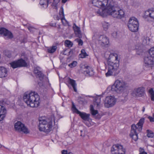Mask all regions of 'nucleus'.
Listing matches in <instances>:
<instances>
[{
  "mask_svg": "<svg viewBox=\"0 0 154 154\" xmlns=\"http://www.w3.org/2000/svg\"><path fill=\"white\" fill-rule=\"evenodd\" d=\"M114 0H93L92 4L97 7L95 12L98 15L104 17L111 15L114 18L121 19L125 13L122 9L115 6Z\"/></svg>",
  "mask_w": 154,
  "mask_h": 154,
  "instance_id": "nucleus-1",
  "label": "nucleus"
},
{
  "mask_svg": "<svg viewBox=\"0 0 154 154\" xmlns=\"http://www.w3.org/2000/svg\"><path fill=\"white\" fill-rule=\"evenodd\" d=\"M23 99L27 105L31 107H36L39 105L40 97L38 94L35 92H32L29 94L25 93Z\"/></svg>",
  "mask_w": 154,
  "mask_h": 154,
  "instance_id": "nucleus-2",
  "label": "nucleus"
},
{
  "mask_svg": "<svg viewBox=\"0 0 154 154\" xmlns=\"http://www.w3.org/2000/svg\"><path fill=\"white\" fill-rule=\"evenodd\" d=\"M127 83L122 80H117L111 86H109L108 89L113 93H121L128 87Z\"/></svg>",
  "mask_w": 154,
  "mask_h": 154,
  "instance_id": "nucleus-3",
  "label": "nucleus"
},
{
  "mask_svg": "<svg viewBox=\"0 0 154 154\" xmlns=\"http://www.w3.org/2000/svg\"><path fill=\"white\" fill-rule=\"evenodd\" d=\"M144 121V119L142 118L139 120L138 122L136 125L133 124L131 125L130 136L135 141H136L138 139V134L142 130Z\"/></svg>",
  "mask_w": 154,
  "mask_h": 154,
  "instance_id": "nucleus-4",
  "label": "nucleus"
},
{
  "mask_svg": "<svg viewBox=\"0 0 154 154\" xmlns=\"http://www.w3.org/2000/svg\"><path fill=\"white\" fill-rule=\"evenodd\" d=\"M119 62H110L108 63V71L106 73V76L111 75L116 76L120 72L119 69Z\"/></svg>",
  "mask_w": 154,
  "mask_h": 154,
  "instance_id": "nucleus-5",
  "label": "nucleus"
},
{
  "mask_svg": "<svg viewBox=\"0 0 154 154\" xmlns=\"http://www.w3.org/2000/svg\"><path fill=\"white\" fill-rule=\"evenodd\" d=\"M144 60V66L147 68L152 66L154 64V47L149 50V54L145 57Z\"/></svg>",
  "mask_w": 154,
  "mask_h": 154,
  "instance_id": "nucleus-6",
  "label": "nucleus"
},
{
  "mask_svg": "<svg viewBox=\"0 0 154 154\" xmlns=\"http://www.w3.org/2000/svg\"><path fill=\"white\" fill-rule=\"evenodd\" d=\"M139 23L137 19L134 17L130 18L128 21V26L132 32H137L138 29Z\"/></svg>",
  "mask_w": 154,
  "mask_h": 154,
  "instance_id": "nucleus-7",
  "label": "nucleus"
},
{
  "mask_svg": "<svg viewBox=\"0 0 154 154\" xmlns=\"http://www.w3.org/2000/svg\"><path fill=\"white\" fill-rule=\"evenodd\" d=\"M72 110L73 112L79 114L84 121H88V122L91 121V119L90 117V115L85 112H80L76 108L73 103H72Z\"/></svg>",
  "mask_w": 154,
  "mask_h": 154,
  "instance_id": "nucleus-8",
  "label": "nucleus"
},
{
  "mask_svg": "<svg viewBox=\"0 0 154 154\" xmlns=\"http://www.w3.org/2000/svg\"><path fill=\"white\" fill-rule=\"evenodd\" d=\"M14 126L15 130L18 131L22 132L26 134L29 133V131L28 129L23 124L20 122H17L14 124Z\"/></svg>",
  "mask_w": 154,
  "mask_h": 154,
  "instance_id": "nucleus-9",
  "label": "nucleus"
},
{
  "mask_svg": "<svg viewBox=\"0 0 154 154\" xmlns=\"http://www.w3.org/2000/svg\"><path fill=\"white\" fill-rule=\"evenodd\" d=\"M111 151L112 154H125V150L123 148L122 145L117 144L112 146Z\"/></svg>",
  "mask_w": 154,
  "mask_h": 154,
  "instance_id": "nucleus-10",
  "label": "nucleus"
},
{
  "mask_svg": "<svg viewBox=\"0 0 154 154\" xmlns=\"http://www.w3.org/2000/svg\"><path fill=\"white\" fill-rule=\"evenodd\" d=\"M116 102V100L114 96H110L107 97L104 101L105 107L108 108L114 106Z\"/></svg>",
  "mask_w": 154,
  "mask_h": 154,
  "instance_id": "nucleus-11",
  "label": "nucleus"
},
{
  "mask_svg": "<svg viewBox=\"0 0 154 154\" xmlns=\"http://www.w3.org/2000/svg\"><path fill=\"white\" fill-rule=\"evenodd\" d=\"M26 61L22 59H20L17 61L12 62L10 64L11 66L14 69L18 67L26 66L27 65Z\"/></svg>",
  "mask_w": 154,
  "mask_h": 154,
  "instance_id": "nucleus-12",
  "label": "nucleus"
},
{
  "mask_svg": "<svg viewBox=\"0 0 154 154\" xmlns=\"http://www.w3.org/2000/svg\"><path fill=\"white\" fill-rule=\"evenodd\" d=\"M81 71L86 76H91L94 74L93 69L88 66H83L81 69Z\"/></svg>",
  "mask_w": 154,
  "mask_h": 154,
  "instance_id": "nucleus-13",
  "label": "nucleus"
},
{
  "mask_svg": "<svg viewBox=\"0 0 154 154\" xmlns=\"http://www.w3.org/2000/svg\"><path fill=\"white\" fill-rule=\"evenodd\" d=\"M0 34L6 36L8 39H11L13 37L12 33L8 30L3 27H1L0 29Z\"/></svg>",
  "mask_w": 154,
  "mask_h": 154,
  "instance_id": "nucleus-14",
  "label": "nucleus"
},
{
  "mask_svg": "<svg viewBox=\"0 0 154 154\" xmlns=\"http://www.w3.org/2000/svg\"><path fill=\"white\" fill-rule=\"evenodd\" d=\"M52 124V120L51 118H47L45 117L41 118L39 119V125L38 126Z\"/></svg>",
  "mask_w": 154,
  "mask_h": 154,
  "instance_id": "nucleus-15",
  "label": "nucleus"
},
{
  "mask_svg": "<svg viewBox=\"0 0 154 154\" xmlns=\"http://www.w3.org/2000/svg\"><path fill=\"white\" fill-rule=\"evenodd\" d=\"M98 41L99 43L102 46L107 45L109 43V38L104 35H100L99 36Z\"/></svg>",
  "mask_w": 154,
  "mask_h": 154,
  "instance_id": "nucleus-16",
  "label": "nucleus"
},
{
  "mask_svg": "<svg viewBox=\"0 0 154 154\" xmlns=\"http://www.w3.org/2000/svg\"><path fill=\"white\" fill-rule=\"evenodd\" d=\"M145 91L144 88L140 87L134 89L133 93L137 97H141L144 95Z\"/></svg>",
  "mask_w": 154,
  "mask_h": 154,
  "instance_id": "nucleus-17",
  "label": "nucleus"
},
{
  "mask_svg": "<svg viewBox=\"0 0 154 154\" xmlns=\"http://www.w3.org/2000/svg\"><path fill=\"white\" fill-rule=\"evenodd\" d=\"M39 130L40 131H43L47 134L51 132L52 130V124H48L46 125L38 126Z\"/></svg>",
  "mask_w": 154,
  "mask_h": 154,
  "instance_id": "nucleus-18",
  "label": "nucleus"
},
{
  "mask_svg": "<svg viewBox=\"0 0 154 154\" xmlns=\"http://www.w3.org/2000/svg\"><path fill=\"white\" fill-rule=\"evenodd\" d=\"M6 114L7 110L5 107L0 105V122L4 119Z\"/></svg>",
  "mask_w": 154,
  "mask_h": 154,
  "instance_id": "nucleus-19",
  "label": "nucleus"
},
{
  "mask_svg": "<svg viewBox=\"0 0 154 154\" xmlns=\"http://www.w3.org/2000/svg\"><path fill=\"white\" fill-rule=\"evenodd\" d=\"M119 62V60H118V54L115 53L110 54L108 58V62L109 61L114 62L118 61Z\"/></svg>",
  "mask_w": 154,
  "mask_h": 154,
  "instance_id": "nucleus-20",
  "label": "nucleus"
},
{
  "mask_svg": "<svg viewBox=\"0 0 154 154\" xmlns=\"http://www.w3.org/2000/svg\"><path fill=\"white\" fill-rule=\"evenodd\" d=\"M40 68L37 67L35 68L34 72L35 74L36 75L37 77L39 78L41 81H42L44 77V75L42 72L39 70Z\"/></svg>",
  "mask_w": 154,
  "mask_h": 154,
  "instance_id": "nucleus-21",
  "label": "nucleus"
},
{
  "mask_svg": "<svg viewBox=\"0 0 154 154\" xmlns=\"http://www.w3.org/2000/svg\"><path fill=\"white\" fill-rule=\"evenodd\" d=\"M145 16L149 17L151 19H154V8L148 9L145 13Z\"/></svg>",
  "mask_w": 154,
  "mask_h": 154,
  "instance_id": "nucleus-22",
  "label": "nucleus"
},
{
  "mask_svg": "<svg viewBox=\"0 0 154 154\" xmlns=\"http://www.w3.org/2000/svg\"><path fill=\"white\" fill-rule=\"evenodd\" d=\"M7 69L3 66L0 67V78L5 77L8 75Z\"/></svg>",
  "mask_w": 154,
  "mask_h": 154,
  "instance_id": "nucleus-23",
  "label": "nucleus"
},
{
  "mask_svg": "<svg viewBox=\"0 0 154 154\" xmlns=\"http://www.w3.org/2000/svg\"><path fill=\"white\" fill-rule=\"evenodd\" d=\"M73 27L76 36L79 38H81L82 36L81 34L80 28L77 26L75 23L74 24Z\"/></svg>",
  "mask_w": 154,
  "mask_h": 154,
  "instance_id": "nucleus-24",
  "label": "nucleus"
},
{
  "mask_svg": "<svg viewBox=\"0 0 154 154\" xmlns=\"http://www.w3.org/2000/svg\"><path fill=\"white\" fill-rule=\"evenodd\" d=\"M59 14L61 18L62 22L63 24H64L65 23V22H67V21L65 18L63 9V7H61L60 8L59 12Z\"/></svg>",
  "mask_w": 154,
  "mask_h": 154,
  "instance_id": "nucleus-25",
  "label": "nucleus"
},
{
  "mask_svg": "<svg viewBox=\"0 0 154 154\" xmlns=\"http://www.w3.org/2000/svg\"><path fill=\"white\" fill-rule=\"evenodd\" d=\"M49 0H40L39 4L42 7L47 8L48 5Z\"/></svg>",
  "mask_w": 154,
  "mask_h": 154,
  "instance_id": "nucleus-26",
  "label": "nucleus"
},
{
  "mask_svg": "<svg viewBox=\"0 0 154 154\" xmlns=\"http://www.w3.org/2000/svg\"><path fill=\"white\" fill-rule=\"evenodd\" d=\"M100 101V99L98 98H95L94 100V105L97 108H99L101 106Z\"/></svg>",
  "mask_w": 154,
  "mask_h": 154,
  "instance_id": "nucleus-27",
  "label": "nucleus"
},
{
  "mask_svg": "<svg viewBox=\"0 0 154 154\" xmlns=\"http://www.w3.org/2000/svg\"><path fill=\"white\" fill-rule=\"evenodd\" d=\"M68 82L72 86L74 91L76 92L77 89L76 88V84L75 83V81L73 80L69 79L68 80Z\"/></svg>",
  "mask_w": 154,
  "mask_h": 154,
  "instance_id": "nucleus-28",
  "label": "nucleus"
},
{
  "mask_svg": "<svg viewBox=\"0 0 154 154\" xmlns=\"http://www.w3.org/2000/svg\"><path fill=\"white\" fill-rule=\"evenodd\" d=\"M57 47L56 46H53L47 49L48 52L50 53H54L56 50Z\"/></svg>",
  "mask_w": 154,
  "mask_h": 154,
  "instance_id": "nucleus-29",
  "label": "nucleus"
},
{
  "mask_svg": "<svg viewBox=\"0 0 154 154\" xmlns=\"http://www.w3.org/2000/svg\"><path fill=\"white\" fill-rule=\"evenodd\" d=\"M149 92L150 94L151 100L152 101H154V91L153 88H150L149 90Z\"/></svg>",
  "mask_w": 154,
  "mask_h": 154,
  "instance_id": "nucleus-30",
  "label": "nucleus"
},
{
  "mask_svg": "<svg viewBox=\"0 0 154 154\" xmlns=\"http://www.w3.org/2000/svg\"><path fill=\"white\" fill-rule=\"evenodd\" d=\"M90 108L91 112L92 115H95L98 113V111L97 110H95L94 109L93 105H91Z\"/></svg>",
  "mask_w": 154,
  "mask_h": 154,
  "instance_id": "nucleus-31",
  "label": "nucleus"
},
{
  "mask_svg": "<svg viewBox=\"0 0 154 154\" xmlns=\"http://www.w3.org/2000/svg\"><path fill=\"white\" fill-rule=\"evenodd\" d=\"M81 53L79 55L80 57L82 58H85L86 57L88 56V55L85 52V50L82 49L81 51Z\"/></svg>",
  "mask_w": 154,
  "mask_h": 154,
  "instance_id": "nucleus-32",
  "label": "nucleus"
},
{
  "mask_svg": "<svg viewBox=\"0 0 154 154\" xmlns=\"http://www.w3.org/2000/svg\"><path fill=\"white\" fill-rule=\"evenodd\" d=\"M65 45L68 47H71L72 46L73 44L72 42L68 40H66L65 41Z\"/></svg>",
  "mask_w": 154,
  "mask_h": 154,
  "instance_id": "nucleus-33",
  "label": "nucleus"
},
{
  "mask_svg": "<svg viewBox=\"0 0 154 154\" xmlns=\"http://www.w3.org/2000/svg\"><path fill=\"white\" fill-rule=\"evenodd\" d=\"M102 24L104 29L105 31L106 30L109 26V23L106 22H103Z\"/></svg>",
  "mask_w": 154,
  "mask_h": 154,
  "instance_id": "nucleus-34",
  "label": "nucleus"
},
{
  "mask_svg": "<svg viewBox=\"0 0 154 154\" xmlns=\"http://www.w3.org/2000/svg\"><path fill=\"white\" fill-rule=\"evenodd\" d=\"M147 136L149 137H152L154 136V133L152 131L149 130H147Z\"/></svg>",
  "mask_w": 154,
  "mask_h": 154,
  "instance_id": "nucleus-35",
  "label": "nucleus"
},
{
  "mask_svg": "<svg viewBox=\"0 0 154 154\" xmlns=\"http://www.w3.org/2000/svg\"><path fill=\"white\" fill-rule=\"evenodd\" d=\"M143 43L145 44L147 43V40H149V39L148 37L146 36H143L142 38Z\"/></svg>",
  "mask_w": 154,
  "mask_h": 154,
  "instance_id": "nucleus-36",
  "label": "nucleus"
},
{
  "mask_svg": "<svg viewBox=\"0 0 154 154\" xmlns=\"http://www.w3.org/2000/svg\"><path fill=\"white\" fill-rule=\"evenodd\" d=\"M21 58L20 59H22L26 61H27L28 60L27 56L24 53H22L21 54Z\"/></svg>",
  "mask_w": 154,
  "mask_h": 154,
  "instance_id": "nucleus-37",
  "label": "nucleus"
},
{
  "mask_svg": "<svg viewBox=\"0 0 154 154\" xmlns=\"http://www.w3.org/2000/svg\"><path fill=\"white\" fill-rule=\"evenodd\" d=\"M77 62L73 61L72 63L69 64L68 66L71 68H73L75 66L77 65Z\"/></svg>",
  "mask_w": 154,
  "mask_h": 154,
  "instance_id": "nucleus-38",
  "label": "nucleus"
},
{
  "mask_svg": "<svg viewBox=\"0 0 154 154\" xmlns=\"http://www.w3.org/2000/svg\"><path fill=\"white\" fill-rule=\"evenodd\" d=\"M75 41L78 43L79 45L82 46L83 44V42L82 40L80 38H77Z\"/></svg>",
  "mask_w": 154,
  "mask_h": 154,
  "instance_id": "nucleus-39",
  "label": "nucleus"
},
{
  "mask_svg": "<svg viewBox=\"0 0 154 154\" xmlns=\"http://www.w3.org/2000/svg\"><path fill=\"white\" fill-rule=\"evenodd\" d=\"M60 0H54V2L52 5V6H54V8L56 9L57 4L60 2Z\"/></svg>",
  "mask_w": 154,
  "mask_h": 154,
  "instance_id": "nucleus-40",
  "label": "nucleus"
},
{
  "mask_svg": "<svg viewBox=\"0 0 154 154\" xmlns=\"http://www.w3.org/2000/svg\"><path fill=\"white\" fill-rule=\"evenodd\" d=\"M88 121H85L83 122L88 127H89L91 126L90 122Z\"/></svg>",
  "mask_w": 154,
  "mask_h": 154,
  "instance_id": "nucleus-41",
  "label": "nucleus"
},
{
  "mask_svg": "<svg viewBox=\"0 0 154 154\" xmlns=\"http://www.w3.org/2000/svg\"><path fill=\"white\" fill-rule=\"evenodd\" d=\"M112 36L114 38H117L118 37L117 33L116 32H114L112 33Z\"/></svg>",
  "mask_w": 154,
  "mask_h": 154,
  "instance_id": "nucleus-42",
  "label": "nucleus"
},
{
  "mask_svg": "<svg viewBox=\"0 0 154 154\" xmlns=\"http://www.w3.org/2000/svg\"><path fill=\"white\" fill-rule=\"evenodd\" d=\"M62 154H72V152H69L68 153L67 151V150H63L62 151Z\"/></svg>",
  "mask_w": 154,
  "mask_h": 154,
  "instance_id": "nucleus-43",
  "label": "nucleus"
},
{
  "mask_svg": "<svg viewBox=\"0 0 154 154\" xmlns=\"http://www.w3.org/2000/svg\"><path fill=\"white\" fill-rule=\"evenodd\" d=\"M80 132H81V134H80V135L81 136L84 137L85 136L84 133H83V131L82 130H80Z\"/></svg>",
  "mask_w": 154,
  "mask_h": 154,
  "instance_id": "nucleus-44",
  "label": "nucleus"
},
{
  "mask_svg": "<svg viewBox=\"0 0 154 154\" xmlns=\"http://www.w3.org/2000/svg\"><path fill=\"white\" fill-rule=\"evenodd\" d=\"M56 23L53 24V23H51L50 24V26H56Z\"/></svg>",
  "mask_w": 154,
  "mask_h": 154,
  "instance_id": "nucleus-45",
  "label": "nucleus"
},
{
  "mask_svg": "<svg viewBox=\"0 0 154 154\" xmlns=\"http://www.w3.org/2000/svg\"><path fill=\"white\" fill-rule=\"evenodd\" d=\"M140 153L142 152H145L144 151V150L142 149H140Z\"/></svg>",
  "mask_w": 154,
  "mask_h": 154,
  "instance_id": "nucleus-46",
  "label": "nucleus"
},
{
  "mask_svg": "<svg viewBox=\"0 0 154 154\" xmlns=\"http://www.w3.org/2000/svg\"><path fill=\"white\" fill-rule=\"evenodd\" d=\"M67 1V0H62V2L63 3H65Z\"/></svg>",
  "mask_w": 154,
  "mask_h": 154,
  "instance_id": "nucleus-47",
  "label": "nucleus"
},
{
  "mask_svg": "<svg viewBox=\"0 0 154 154\" xmlns=\"http://www.w3.org/2000/svg\"><path fill=\"white\" fill-rule=\"evenodd\" d=\"M56 19L57 20H59L60 19L59 17L58 16H56Z\"/></svg>",
  "mask_w": 154,
  "mask_h": 154,
  "instance_id": "nucleus-48",
  "label": "nucleus"
},
{
  "mask_svg": "<svg viewBox=\"0 0 154 154\" xmlns=\"http://www.w3.org/2000/svg\"><path fill=\"white\" fill-rule=\"evenodd\" d=\"M139 154H147L145 152H142L140 153Z\"/></svg>",
  "mask_w": 154,
  "mask_h": 154,
  "instance_id": "nucleus-49",
  "label": "nucleus"
},
{
  "mask_svg": "<svg viewBox=\"0 0 154 154\" xmlns=\"http://www.w3.org/2000/svg\"><path fill=\"white\" fill-rule=\"evenodd\" d=\"M69 54H72L73 53H72V51L71 50H70L69 51Z\"/></svg>",
  "mask_w": 154,
  "mask_h": 154,
  "instance_id": "nucleus-50",
  "label": "nucleus"
},
{
  "mask_svg": "<svg viewBox=\"0 0 154 154\" xmlns=\"http://www.w3.org/2000/svg\"><path fill=\"white\" fill-rule=\"evenodd\" d=\"M145 108L144 106L143 107V109H142L143 112H144L145 111Z\"/></svg>",
  "mask_w": 154,
  "mask_h": 154,
  "instance_id": "nucleus-51",
  "label": "nucleus"
},
{
  "mask_svg": "<svg viewBox=\"0 0 154 154\" xmlns=\"http://www.w3.org/2000/svg\"><path fill=\"white\" fill-rule=\"evenodd\" d=\"M38 84L40 86H41L42 85V82H38Z\"/></svg>",
  "mask_w": 154,
  "mask_h": 154,
  "instance_id": "nucleus-52",
  "label": "nucleus"
},
{
  "mask_svg": "<svg viewBox=\"0 0 154 154\" xmlns=\"http://www.w3.org/2000/svg\"><path fill=\"white\" fill-rule=\"evenodd\" d=\"M8 56V57H11V55H8V56Z\"/></svg>",
  "mask_w": 154,
  "mask_h": 154,
  "instance_id": "nucleus-53",
  "label": "nucleus"
},
{
  "mask_svg": "<svg viewBox=\"0 0 154 154\" xmlns=\"http://www.w3.org/2000/svg\"><path fill=\"white\" fill-rule=\"evenodd\" d=\"M2 145L0 143V148L1 147H2Z\"/></svg>",
  "mask_w": 154,
  "mask_h": 154,
  "instance_id": "nucleus-54",
  "label": "nucleus"
},
{
  "mask_svg": "<svg viewBox=\"0 0 154 154\" xmlns=\"http://www.w3.org/2000/svg\"><path fill=\"white\" fill-rule=\"evenodd\" d=\"M6 53H10V52H9V51H7L6 52Z\"/></svg>",
  "mask_w": 154,
  "mask_h": 154,
  "instance_id": "nucleus-55",
  "label": "nucleus"
}]
</instances>
